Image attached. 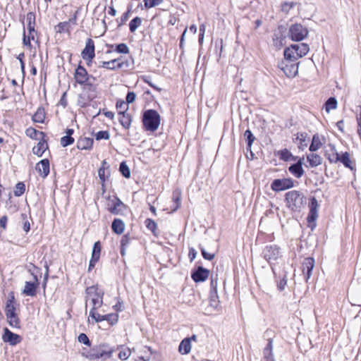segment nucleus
I'll use <instances>...</instances> for the list:
<instances>
[{
    "mask_svg": "<svg viewBox=\"0 0 361 361\" xmlns=\"http://www.w3.org/2000/svg\"><path fill=\"white\" fill-rule=\"evenodd\" d=\"M109 167L110 165L109 164V163L106 160H103L101 166L98 170V176L102 187L104 186L105 181L110 176Z\"/></svg>",
    "mask_w": 361,
    "mask_h": 361,
    "instance_id": "13",
    "label": "nucleus"
},
{
    "mask_svg": "<svg viewBox=\"0 0 361 361\" xmlns=\"http://www.w3.org/2000/svg\"><path fill=\"white\" fill-rule=\"evenodd\" d=\"M38 268L35 265L32 264V268L28 269V271L33 276V281H26L23 289V294L27 296H35L37 294V288L39 286V281L37 276L35 274V270H37Z\"/></svg>",
    "mask_w": 361,
    "mask_h": 361,
    "instance_id": "3",
    "label": "nucleus"
},
{
    "mask_svg": "<svg viewBox=\"0 0 361 361\" xmlns=\"http://www.w3.org/2000/svg\"><path fill=\"white\" fill-rule=\"evenodd\" d=\"M293 44H290V47H286L284 50V58L287 61H291L292 56H293Z\"/></svg>",
    "mask_w": 361,
    "mask_h": 361,
    "instance_id": "56",
    "label": "nucleus"
},
{
    "mask_svg": "<svg viewBox=\"0 0 361 361\" xmlns=\"http://www.w3.org/2000/svg\"><path fill=\"white\" fill-rule=\"evenodd\" d=\"M295 140L299 141L298 148L301 150H304V149L307 147L310 141V138L307 137V135L305 133H298Z\"/></svg>",
    "mask_w": 361,
    "mask_h": 361,
    "instance_id": "30",
    "label": "nucleus"
},
{
    "mask_svg": "<svg viewBox=\"0 0 361 361\" xmlns=\"http://www.w3.org/2000/svg\"><path fill=\"white\" fill-rule=\"evenodd\" d=\"M200 250L202 252V255L205 259L212 260L214 258V256H215L214 254H211V253L206 252L204 248L202 247H200Z\"/></svg>",
    "mask_w": 361,
    "mask_h": 361,
    "instance_id": "63",
    "label": "nucleus"
},
{
    "mask_svg": "<svg viewBox=\"0 0 361 361\" xmlns=\"http://www.w3.org/2000/svg\"><path fill=\"white\" fill-rule=\"evenodd\" d=\"M119 171L125 178H129L130 176V169L125 161H122L120 164Z\"/></svg>",
    "mask_w": 361,
    "mask_h": 361,
    "instance_id": "45",
    "label": "nucleus"
},
{
    "mask_svg": "<svg viewBox=\"0 0 361 361\" xmlns=\"http://www.w3.org/2000/svg\"><path fill=\"white\" fill-rule=\"evenodd\" d=\"M243 137L247 144L246 149L247 151H250L251 154L252 155L253 154L252 152L251 147L253 142L255 140V137L250 130H247L245 131Z\"/></svg>",
    "mask_w": 361,
    "mask_h": 361,
    "instance_id": "34",
    "label": "nucleus"
},
{
    "mask_svg": "<svg viewBox=\"0 0 361 361\" xmlns=\"http://www.w3.org/2000/svg\"><path fill=\"white\" fill-rule=\"evenodd\" d=\"M285 202L288 210L286 212H284V213H288L290 214H292L293 212V191H289L286 193Z\"/></svg>",
    "mask_w": 361,
    "mask_h": 361,
    "instance_id": "32",
    "label": "nucleus"
},
{
    "mask_svg": "<svg viewBox=\"0 0 361 361\" xmlns=\"http://www.w3.org/2000/svg\"><path fill=\"white\" fill-rule=\"evenodd\" d=\"M330 151H326L325 157L331 163H336L339 160V154L337 152L336 147L330 145Z\"/></svg>",
    "mask_w": 361,
    "mask_h": 361,
    "instance_id": "24",
    "label": "nucleus"
},
{
    "mask_svg": "<svg viewBox=\"0 0 361 361\" xmlns=\"http://www.w3.org/2000/svg\"><path fill=\"white\" fill-rule=\"evenodd\" d=\"M209 274V271L208 269L202 267H198V268L192 273L191 278L196 283L202 282L208 278Z\"/></svg>",
    "mask_w": 361,
    "mask_h": 361,
    "instance_id": "14",
    "label": "nucleus"
},
{
    "mask_svg": "<svg viewBox=\"0 0 361 361\" xmlns=\"http://www.w3.org/2000/svg\"><path fill=\"white\" fill-rule=\"evenodd\" d=\"M112 231L116 234H121L125 229V224L120 219H115L111 224Z\"/></svg>",
    "mask_w": 361,
    "mask_h": 361,
    "instance_id": "31",
    "label": "nucleus"
},
{
    "mask_svg": "<svg viewBox=\"0 0 361 361\" xmlns=\"http://www.w3.org/2000/svg\"><path fill=\"white\" fill-rule=\"evenodd\" d=\"M109 133L107 130H100L95 134V139L97 140H109Z\"/></svg>",
    "mask_w": 361,
    "mask_h": 361,
    "instance_id": "51",
    "label": "nucleus"
},
{
    "mask_svg": "<svg viewBox=\"0 0 361 361\" xmlns=\"http://www.w3.org/2000/svg\"><path fill=\"white\" fill-rule=\"evenodd\" d=\"M310 212L307 216L309 227L313 230L316 227V220L318 217L319 204L317 199L312 197L309 202Z\"/></svg>",
    "mask_w": 361,
    "mask_h": 361,
    "instance_id": "4",
    "label": "nucleus"
},
{
    "mask_svg": "<svg viewBox=\"0 0 361 361\" xmlns=\"http://www.w3.org/2000/svg\"><path fill=\"white\" fill-rule=\"evenodd\" d=\"M25 134L27 137L32 138V139H35V140H41L42 138H44L45 137V133L42 132V131H39L33 128H28L26 130H25Z\"/></svg>",
    "mask_w": 361,
    "mask_h": 361,
    "instance_id": "29",
    "label": "nucleus"
},
{
    "mask_svg": "<svg viewBox=\"0 0 361 361\" xmlns=\"http://www.w3.org/2000/svg\"><path fill=\"white\" fill-rule=\"evenodd\" d=\"M27 25H35V15L33 12H29L26 16Z\"/></svg>",
    "mask_w": 361,
    "mask_h": 361,
    "instance_id": "60",
    "label": "nucleus"
},
{
    "mask_svg": "<svg viewBox=\"0 0 361 361\" xmlns=\"http://www.w3.org/2000/svg\"><path fill=\"white\" fill-rule=\"evenodd\" d=\"M92 307L90 310L97 311L103 305V298L97 296V298H92Z\"/></svg>",
    "mask_w": 361,
    "mask_h": 361,
    "instance_id": "46",
    "label": "nucleus"
},
{
    "mask_svg": "<svg viewBox=\"0 0 361 361\" xmlns=\"http://www.w3.org/2000/svg\"><path fill=\"white\" fill-rule=\"evenodd\" d=\"M48 149V144L45 138H42L36 146L32 148V152L37 157H42L44 152Z\"/></svg>",
    "mask_w": 361,
    "mask_h": 361,
    "instance_id": "20",
    "label": "nucleus"
},
{
    "mask_svg": "<svg viewBox=\"0 0 361 361\" xmlns=\"http://www.w3.org/2000/svg\"><path fill=\"white\" fill-rule=\"evenodd\" d=\"M111 202L112 205H108L109 211L115 215L123 214L126 209V206L121 202V200L119 198L114 197Z\"/></svg>",
    "mask_w": 361,
    "mask_h": 361,
    "instance_id": "10",
    "label": "nucleus"
},
{
    "mask_svg": "<svg viewBox=\"0 0 361 361\" xmlns=\"http://www.w3.org/2000/svg\"><path fill=\"white\" fill-rule=\"evenodd\" d=\"M113 351L112 348L107 345L102 344L99 346L98 350L94 353V356L96 358L107 359L111 357Z\"/></svg>",
    "mask_w": 361,
    "mask_h": 361,
    "instance_id": "15",
    "label": "nucleus"
},
{
    "mask_svg": "<svg viewBox=\"0 0 361 361\" xmlns=\"http://www.w3.org/2000/svg\"><path fill=\"white\" fill-rule=\"evenodd\" d=\"M325 110L326 112H329L332 109H335L337 107V100L335 97H329L325 102Z\"/></svg>",
    "mask_w": 361,
    "mask_h": 361,
    "instance_id": "40",
    "label": "nucleus"
},
{
    "mask_svg": "<svg viewBox=\"0 0 361 361\" xmlns=\"http://www.w3.org/2000/svg\"><path fill=\"white\" fill-rule=\"evenodd\" d=\"M307 160L310 166L313 168L322 164V158L317 154H310L307 156Z\"/></svg>",
    "mask_w": 361,
    "mask_h": 361,
    "instance_id": "33",
    "label": "nucleus"
},
{
    "mask_svg": "<svg viewBox=\"0 0 361 361\" xmlns=\"http://www.w3.org/2000/svg\"><path fill=\"white\" fill-rule=\"evenodd\" d=\"M116 52L120 54H128L129 48L125 43H121L115 45V49Z\"/></svg>",
    "mask_w": 361,
    "mask_h": 361,
    "instance_id": "49",
    "label": "nucleus"
},
{
    "mask_svg": "<svg viewBox=\"0 0 361 361\" xmlns=\"http://www.w3.org/2000/svg\"><path fill=\"white\" fill-rule=\"evenodd\" d=\"M82 57L83 59L87 61V65L92 62L94 59V41L91 38H88L85 49L82 51L81 53Z\"/></svg>",
    "mask_w": 361,
    "mask_h": 361,
    "instance_id": "9",
    "label": "nucleus"
},
{
    "mask_svg": "<svg viewBox=\"0 0 361 361\" xmlns=\"http://www.w3.org/2000/svg\"><path fill=\"white\" fill-rule=\"evenodd\" d=\"M119 114V123L126 129H129L131 126L132 116L130 114L125 112V111H120Z\"/></svg>",
    "mask_w": 361,
    "mask_h": 361,
    "instance_id": "21",
    "label": "nucleus"
},
{
    "mask_svg": "<svg viewBox=\"0 0 361 361\" xmlns=\"http://www.w3.org/2000/svg\"><path fill=\"white\" fill-rule=\"evenodd\" d=\"M78 341L79 342L87 345V346H90V339L88 338V337L87 336V335L85 334H80L79 336H78Z\"/></svg>",
    "mask_w": 361,
    "mask_h": 361,
    "instance_id": "59",
    "label": "nucleus"
},
{
    "mask_svg": "<svg viewBox=\"0 0 361 361\" xmlns=\"http://www.w3.org/2000/svg\"><path fill=\"white\" fill-rule=\"evenodd\" d=\"M209 302L210 305L214 308H216L219 306V300L217 290H210Z\"/></svg>",
    "mask_w": 361,
    "mask_h": 361,
    "instance_id": "39",
    "label": "nucleus"
},
{
    "mask_svg": "<svg viewBox=\"0 0 361 361\" xmlns=\"http://www.w3.org/2000/svg\"><path fill=\"white\" fill-rule=\"evenodd\" d=\"M288 37L293 41V25H290L288 31L285 25H279L273 35V44L276 49H281L286 44V38Z\"/></svg>",
    "mask_w": 361,
    "mask_h": 361,
    "instance_id": "1",
    "label": "nucleus"
},
{
    "mask_svg": "<svg viewBox=\"0 0 361 361\" xmlns=\"http://www.w3.org/2000/svg\"><path fill=\"white\" fill-rule=\"evenodd\" d=\"M293 6V2H284L281 5V11L286 13H288Z\"/></svg>",
    "mask_w": 361,
    "mask_h": 361,
    "instance_id": "62",
    "label": "nucleus"
},
{
    "mask_svg": "<svg viewBox=\"0 0 361 361\" xmlns=\"http://www.w3.org/2000/svg\"><path fill=\"white\" fill-rule=\"evenodd\" d=\"M142 18L140 17H135L132 19L129 23V29L131 32H135L138 27L141 25Z\"/></svg>",
    "mask_w": 361,
    "mask_h": 361,
    "instance_id": "43",
    "label": "nucleus"
},
{
    "mask_svg": "<svg viewBox=\"0 0 361 361\" xmlns=\"http://www.w3.org/2000/svg\"><path fill=\"white\" fill-rule=\"evenodd\" d=\"M118 320V315L116 313H111L108 314L107 321L109 323V326H111L116 324Z\"/></svg>",
    "mask_w": 361,
    "mask_h": 361,
    "instance_id": "52",
    "label": "nucleus"
},
{
    "mask_svg": "<svg viewBox=\"0 0 361 361\" xmlns=\"http://www.w3.org/2000/svg\"><path fill=\"white\" fill-rule=\"evenodd\" d=\"M310 50L309 45L306 43L295 44V53L299 56L302 57L305 56Z\"/></svg>",
    "mask_w": 361,
    "mask_h": 361,
    "instance_id": "28",
    "label": "nucleus"
},
{
    "mask_svg": "<svg viewBox=\"0 0 361 361\" xmlns=\"http://www.w3.org/2000/svg\"><path fill=\"white\" fill-rule=\"evenodd\" d=\"M121 58L112 59L109 61H100L99 64L98 65L99 68H104L107 70H116V69H121L124 66H128V61H120Z\"/></svg>",
    "mask_w": 361,
    "mask_h": 361,
    "instance_id": "7",
    "label": "nucleus"
},
{
    "mask_svg": "<svg viewBox=\"0 0 361 361\" xmlns=\"http://www.w3.org/2000/svg\"><path fill=\"white\" fill-rule=\"evenodd\" d=\"M293 186V180L290 178L275 179L271 185L274 191H282Z\"/></svg>",
    "mask_w": 361,
    "mask_h": 361,
    "instance_id": "8",
    "label": "nucleus"
},
{
    "mask_svg": "<svg viewBox=\"0 0 361 361\" xmlns=\"http://www.w3.org/2000/svg\"><path fill=\"white\" fill-rule=\"evenodd\" d=\"M130 10H128L126 12H125L122 16L121 17L120 22L118 23V26L120 27L126 23V22L129 18V14H130Z\"/></svg>",
    "mask_w": 361,
    "mask_h": 361,
    "instance_id": "64",
    "label": "nucleus"
},
{
    "mask_svg": "<svg viewBox=\"0 0 361 361\" xmlns=\"http://www.w3.org/2000/svg\"><path fill=\"white\" fill-rule=\"evenodd\" d=\"M74 142V138L72 136L65 135L61 138V145L65 147Z\"/></svg>",
    "mask_w": 361,
    "mask_h": 361,
    "instance_id": "53",
    "label": "nucleus"
},
{
    "mask_svg": "<svg viewBox=\"0 0 361 361\" xmlns=\"http://www.w3.org/2000/svg\"><path fill=\"white\" fill-rule=\"evenodd\" d=\"M90 317L97 323L102 322V315L97 313V311L90 310Z\"/></svg>",
    "mask_w": 361,
    "mask_h": 361,
    "instance_id": "58",
    "label": "nucleus"
},
{
    "mask_svg": "<svg viewBox=\"0 0 361 361\" xmlns=\"http://www.w3.org/2000/svg\"><path fill=\"white\" fill-rule=\"evenodd\" d=\"M142 123L146 130L154 132L159 126L160 116L156 110L148 109L143 114Z\"/></svg>",
    "mask_w": 361,
    "mask_h": 361,
    "instance_id": "2",
    "label": "nucleus"
},
{
    "mask_svg": "<svg viewBox=\"0 0 361 361\" xmlns=\"http://www.w3.org/2000/svg\"><path fill=\"white\" fill-rule=\"evenodd\" d=\"M294 194H295V207H297L298 203H300V205L306 204L307 199L304 196L301 195V194L298 191L295 190Z\"/></svg>",
    "mask_w": 361,
    "mask_h": 361,
    "instance_id": "48",
    "label": "nucleus"
},
{
    "mask_svg": "<svg viewBox=\"0 0 361 361\" xmlns=\"http://www.w3.org/2000/svg\"><path fill=\"white\" fill-rule=\"evenodd\" d=\"M338 161L342 163L345 167L350 169L352 171H355V164H353L348 152H345L341 155H339Z\"/></svg>",
    "mask_w": 361,
    "mask_h": 361,
    "instance_id": "22",
    "label": "nucleus"
},
{
    "mask_svg": "<svg viewBox=\"0 0 361 361\" xmlns=\"http://www.w3.org/2000/svg\"><path fill=\"white\" fill-rule=\"evenodd\" d=\"M191 350V338H184L178 346V352L182 355H187Z\"/></svg>",
    "mask_w": 361,
    "mask_h": 361,
    "instance_id": "27",
    "label": "nucleus"
},
{
    "mask_svg": "<svg viewBox=\"0 0 361 361\" xmlns=\"http://www.w3.org/2000/svg\"><path fill=\"white\" fill-rule=\"evenodd\" d=\"M308 30L300 23H295V42H300L308 35Z\"/></svg>",
    "mask_w": 361,
    "mask_h": 361,
    "instance_id": "17",
    "label": "nucleus"
},
{
    "mask_svg": "<svg viewBox=\"0 0 361 361\" xmlns=\"http://www.w3.org/2000/svg\"><path fill=\"white\" fill-rule=\"evenodd\" d=\"M71 24L68 20L61 22L58 24L57 27H59V32H69L70 27L69 25Z\"/></svg>",
    "mask_w": 361,
    "mask_h": 361,
    "instance_id": "55",
    "label": "nucleus"
},
{
    "mask_svg": "<svg viewBox=\"0 0 361 361\" xmlns=\"http://www.w3.org/2000/svg\"><path fill=\"white\" fill-rule=\"evenodd\" d=\"M263 358L265 361H275L273 354L272 338H268V343L263 349Z\"/></svg>",
    "mask_w": 361,
    "mask_h": 361,
    "instance_id": "19",
    "label": "nucleus"
},
{
    "mask_svg": "<svg viewBox=\"0 0 361 361\" xmlns=\"http://www.w3.org/2000/svg\"><path fill=\"white\" fill-rule=\"evenodd\" d=\"M16 313V300L13 293H11L8 297L6 308L5 314L6 316L15 314Z\"/></svg>",
    "mask_w": 361,
    "mask_h": 361,
    "instance_id": "18",
    "label": "nucleus"
},
{
    "mask_svg": "<svg viewBox=\"0 0 361 361\" xmlns=\"http://www.w3.org/2000/svg\"><path fill=\"white\" fill-rule=\"evenodd\" d=\"M90 77V76L87 70L82 66L79 64L74 73L75 82L81 85H91V83L88 82Z\"/></svg>",
    "mask_w": 361,
    "mask_h": 361,
    "instance_id": "6",
    "label": "nucleus"
},
{
    "mask_svg": "<svg viewBox=\"0 0 361 361\" xmlns=\"http://www.w3.org/2000/svg\"><path fill=\"white\" fill-rule=\"evenodd\" d=\"M322 146V142L320 141L319 137L317 134H315L312 137V142L310 145L309 150L310 152H315L318 149H319Z\"/></svg>",
    "mask_w": 361,
    "mask_h": 361,
    "instance_id": "35",
    "label": "nucleus"
},
{
    "mask_svg": "<svg viewBox=\"0 0 361 361\" xmlns=\"http://www.w3.org/2000/svg\"><path fill=\"white\" fill-rule=\"evenodd\" d=\"M164 0H144L145 6L147 8H152L162 4Z\"/></svg>",
    "mask_w": 361,
    "mask_h": 361,
    "instance_id": "54",
    "label": "nucleus"
},
{
    "mask_svg": "<svg viewBox=\"0 0 361 361\" xmlns=\"http://www.w3.org/2000/svg\"><path fill=\"white\" fill-rule=\"evenodd\" d=\"M102 250V246L99 241H97L94 243L92 251V258L99 259L100 254Z\"/></svg>",
    "mask_w": 361,
    "mask_h": 361,
    "instance_id": "42",
    "label": "nucleus"
},
{
    "mask_svg": "<svg viewBox=\"0 0 361 361\" xmlns=\"http://www.w3.org/2000/svg\"><path fill=\"white\" fill-rule=\"evenodd\" d=\"M2 339L5 343H8L11 345H15L21 341V338L19 335L13 333L8 328L4 329Z\"/></svg>",
    "mask_w": 361,
    "mask_h": 361,
    "instance_id": "12",
    "label": "nucleus"
},
{
    "mask_svg": "<svg viewBox=\"0 0 361 361\" xmlns=\"http://www.w3.org/2000/svg\"><path fill=\"white\" fill-rule=\"evenodd\" d=\"M264 258L271 264L280 257V251L278 246L275 245H267L262 252Z\"/></svg>",
    "mask_w": 361,
    "mask_h": 361,
    "instance_id": "5",
    "label": "nucleus"
},
{
    "mask_svg": "<svg viewBox=\"0 0 361 361\" xmlns=\"http://www.w3.org/2000/svg\"><path fill=\"white\" fill-rule=\"evenodd\" d=\"M279 68L283 72V73L289 78H291L293 77V65L292 64H285L284 62H281V63L279 65Z\"/></svg>",
    "mask_w": 361,
    "mask_h": 361,
    "instance_id": "36",
    "label": "nucleus"
},
{
    "mask_svg": "<svg viewBox=\"0 0 361 361\" xmlns=\"http://www.w3.org/2000/svg\"><path fill=\"white\" fill-rule=\"evenodd\" d=\"M295 177L300 178L304 174V169L302 168L304 157H300L295 156Z\"/></svg>",
    "mask_w": 361,
    "mask_h": 361,
    "instance_id": "26",
    "label": "nucleus"
},
{
    "mask_svg": "<svg viewBox=\"0 0 361 361\" xmlns=\"http://www.w3.org/2000/svg\"><path fill=\"white\" fill-rule=\"evenodd\" d=\"M94 140L90 137H80L77 142V147L79 149H89L92 148Z\"/></svg>",
    "mask_w": 361,
    "mask_h": 361,
    "instance_id": "23",
    "label": "nucleus"
},
{
    "mask_svg": "<svg viewBox=\"0 0 361 361\" xmlns=\"http://www.w3.org/2000/svg\"><path fill=\"white\" fill-rule=\"evenodd\" d=\"M86 294L87 295L86 301L87 300V298L92 300V298H97V296L100 298H103L104 296V292L99 290L94 286L87 287L86 288Z\"/></svg>",
    "mask_w": 361,
    "mask_h": 361,
    "instance_id": "25",
    "label": "nucleus"
},
{
    "mask_svg": "<svg viewBox=\"0 0 361 361\" xmlns=\"http://www.w3.org/2000/svg\"><path fill=\"white\" fill-rule=\"evenodd\" d=\"M6 319L9 325L13 328H20V321L17 314L8 315L6 316Z\"/></svg>",
    "mask_w": 361,
    "mask_h": 361,
    "instance_id": "41",
    "label": "nucleus"
},
{
    "mask_svg": "<svg viewBox=\"0 0 361 361\" xmlns=\"http://www.w3.org/2000/svg\"><path fill=\"white\" fill-rule=\"evenodd\" d=\"M131 354L130 350L128 348L121 347L119 348L118 357L122 360H127Z\"/></svg>",
    "mask_w": 361,
    "mask_h": 361,
    "instance_id": "44",
    "label": "nucleus"
},
{
    "mask_svg": "<svg viewBox=\"0 0 361 361\" xmlns=\"http://www.w3.org/2000/svg\"><path fill=\"white\" fill-rule=\"evenodd\" d=\"M314 267V259L312 257H307L302 262L301 269L306 281L310 279Z\"/></svg>",
    "mask_w": 361,
    "mask_h": 361,
    "instance_id": "11",
    "label": "nucleus"
},
{
    "mask_svg": "<svg viewBox=\"0 0 361 361\" xmlns=\"http://www.w3.org/2000/svg\"><path fill=\"white\" fill-rule=\"evenodd\" d=\"M145 224H146L147 228L153 233L154 232V231L156 230V228L157 227V223L150 219H146Z\"/></svg>",
    "mask_w": 361,
    "mask_h": 361,
    "instance_id": "57",
    "label": "nucleus"
},
{
    "mask_svg": "<svg viewBox=\"0 0 361 361\" xmlns=\"http://www.w3.org/2000/svg\"><path fill=\"white\" fill-rule=\"evenodd\" d=\"M45 118V112L44 109L39 108L32 116V120L36 123H43Z\"/></svg>",
    "mask_w": 361,
    "mask_h": 361,
    "instance_id": "38",
    "label": "nucleus"
},
{
    "mask_svg": "<svg viewBox=\"0 0 361 361\" xmlns=\"http://www.w3.org/2000/svg\"><path fill=\"white\" fill-rule=\"evenodd\" d=\"M25 184L23 182H19L15 186L14 195L16 197H20L25 192Z\"/></svg>",
    "mask_w": 361,
    "mask_h": 361,
    "instance_id": "47",
    "label": "nucleus"
},
{
    "mask_svg": "<svg viewBox=\"0 0 361 361\" xmlns=\"http://www.w3.org/2000/svg\"><path fill=\"white\" fill-rule=\"evenodd\" d=\"M278 156L280 159L288 161L291 157L292 154L288 149H284L278 152Z\"/></svg>",
    "mask_w": 361,
    "mask_h": 361,
    "instance_id": "50",
    "label": "nucleus"
},
{
    "mask_svg": "<svg viewBox=\"0 0 361 361\" xmlns=\"http://www.w3.org/2000/svg\"><path fill=\"white\" fill-rule=\"evenodd\" d=\"M173 200L175 204L173 211H176L180 207L181 204V192L179 190H175L173 192Z\"/></svg>",
    "mask_w": 361,
    "mask_h": 361,
    "instance_id": "37",
    "label": "nucleus"
},
{
    "mask_svg": "<svg viewBox=\"0 0 361 361\" xmlns=\"http://www.w3.org/2000/svg\"><path fill=\"white\" fill-rule=\"evenodd\" d=\"M81 9H82L81 6L78 7L77 8V10L75 11V12L74 13L73 16L68 19V21L71 23V25H77L78 15L80 13V11H81Z\"/></svg>",
    "mask_w": 361,
    "mask_h": 361,
    "instance_id": "61",
    "label": "nucleus"
},
{
    "mask_svg": "<svg viewBox=\"0 0 361 361\" xmlns=\"http://www.w3.org/2000/svg\"><path fill=\"white\" fill-rule=\"evenodd\" d=\"M35 169L41 177L46 178L50 171L49 160L47 159H42L36 164Z\"/></svg>",
    "mask_w": 361,
    "mask_h": 361,
    "instance_id": "16",
    "label": "nucleus"
}]
</instances>
